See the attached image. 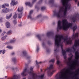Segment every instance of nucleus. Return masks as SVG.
<instances>
[{"instance_id":"10","label":"nucleus","mask_w":79,"mask_h":79,"mask_svg":"<svg viewBox=\"0 0 79 79\" xmlns=\"http://www.w3.org/2000/svg\"><path fill=\"white\" fill-rule=\"evenodd\" d=\"M18 11L19 12H20V14H19V18L20 19V18H21V17H22V11H23V7H20V8H18Z\"/></svg>"},{"instance_id":"41","label":"nucleus","mask_w":79,"mask_h":79,"mask_svg":"<svg viewBox=\"0 0 79 79\" xmlns=\"http://www.w3.org/2000/svg\"><path fill=\"white\" fill-rule=\"evenodd\" d=\"M10 34V31H9L8 32H7L6 34Z\"/></svg>"},{"instance_id":"59","label":"nucleus","mask_w":79,"mask_h":79,"mask_svg":"<svg viewBox=\"0 0 79 79\" xmlns=\"http://www.w3.org/2000/svg\"><path fill=\"white\" fill-rule=\"evenodd\" d=\"M41 72H42V69H41Z\"/></svg>"},{"instance_id":"64","label":"nucleus","mask_w":79,"mask_h":79,"mask_svg":"<svg viewBox=\"0 0 79 79\" xmlns=\"http://www.w3.org/2000/svg\"><path fill=\"white\" fill-rule=\"evenodd\" d=\"M0 79H3V78H0Z\"/></svg>"},{"instance_id":"27","label":"nucleus","mask_w":79,"mask_h":79,"mask_svg":"<svg viewBox=\"0 0 79 79\" xmlns=\"http://www.w3.org/2000/svg\"><path fill=\"white\" fill-rule=\"evenodd\" d=\"M6 19H8L10 18V15L9 16L6 15Z\"/></svg>"},{"instance_id":"50","label":"nucleus","mask_w":79,"mask_h":79,"mask_svg":"<svg viewBox=\"0 0 79 79\" xmlns=\"http://www.w3.org/2000/svg\"><path fill=\"white\" fill-rule=\"evenodd\" d=\"M42 45H43V46H44V45H45V44L44 43H43Z\"/></svg>"},{"instance_id":"36","label":"nucleus","mask_w":79,"mask_h":79,"mask_svg":"<svg viewBox=\"0 0 79 79\" xmlns=\"http://www.w3.org/2000/svg\"><path fill=\"white\" fill-rule=\"evenodd\" d=\"M71 70V69H69L68 70H67V72L68 73H69V72H70V70Z\"/></svg>"},{"instance_id":"52","label":"nucleus","mask_w":79,"mask_h":79,"mask_svg":"<svg viewBox=\"0 0 79 79\" xmlns=\"http://www.w3.org/2000/svg\"><path fill=\"white\" fill-rule=\"evenodd\" d=\"M13 48V47L10 46V49H12Z\"/></svg>"},{"instance_id":"19","label":"nucleus","mask_w":79,"mask_h":79,"mask_svg":"<svg viewBox=\"0 0 79 79\" xmlns=\"http://www.w3.org/2000/svg\"><path fill=\"white\" fill-rule=\"evenodd\" d=\"M78 74H79V73H78V72H77L76 74H75L74 76L73 77H72L71 78L72 79H73L74 77H75V78H76V76H77V75H78Z\"/></svg>"},{"instance_id":"61","label":"nucleus","mask_w":79,"mask_h":79,"mask_svg":"<svg viewBox=\"0 0 79 79\" xmlns=\"http://www.w3.org/2000/svg\"><path fill=\"white\" fill-rule=\"evenodd\" d=\"M23 79H26V78H24Z\"/></svg>"},{"instance_id":"29","label":"nucleus","mask_w":79,"mask_h":79,"mask_svg":"<svg viewBox=\"0 0 79 79\" xmlns=\"http://www.w3.org/2000/svg\"><path fill=\"white\" fill-rule=\"evenodd\" d=\"M39 50V47L38 46H37L36 48V52H38Z\"/></svg>"},{"instance_id":"60","label":"nucleus","mask_w":79,"mask_h":79,"mask_svg":"<svg viewBox=\"0 0 79 79\" xmlns=\"http://www.w3.org/2000/svg\"><path fill=\"white\" fill-rule=\"evenodd\" d=\"M12 16V14H10V16Z\"/></svg>"},{"instance_id":"49","label":"nucleus","mask_w":79,"mask_h":79,"mask_svg":"<svg viewBox=\"0 0 79 79\" xmlns=\"http://www.w3.org/2000/svg\"><path fill=\"white\" fill-rule=\"evenodd\" d=\"M2 29H1L0 28V34H1V33H2Z\"/></svg>"},{"instance_id":"20","label":"nucleus","mask_w":79,"mask_h":79,"mask_svg":"<svg viewBox=\"0 0 79 79\" xmlns=\"http://www.w3.org/2000/svg\"><path fill=\"white\" fill-rule=\"evenodd\" d=\"M36 37H38L39 40H41V37H41L40 35H36Z\"/></svg>"},{"instance_id":"47","label":"nucleus","mask_w":79,"mask_h":79,"mask_svg":"<svg viewBox=\"0 0 79 79\" xmlns=\"http://www.w3.org/2000/svg\"><path fill=\"white\" fill-rule=\"evenodd\" d=\"M15 52H12L11 54L12 55H15Z\"/></svg>"},{"instance_id":"31","label":"nucleus","mask_w":79,"mask_h":79,"mask_svg":"<svg viewBox=\"0 0 79 79\" xmlns=\"http://www.w3.org/2000/svg\"><path fill=\"white\" fill-rule=\"evenodd\" d=\"M45 9V7H41V10L42 11H43V10H44Z\"/></svg>"},{"instance_id":"62","label":"nucleus","mask_w":79,"mask_h":79,"mask_svg":"<svg viewBox=\"0 0 79 79\" xmlns=\"http://www.w3.org/2000/svg\"><path fill=\"white\" fill-rule=\"evenodd\" d=\"M7 43H6V44H5V45H6V44H7Z\"/></svg>"},{"instance_id":"53","label":"nucleus","mask_w":79,"mask_h":79,"mask_svg":"<svg viewBox=\"0 0 79 79\" xmlns=\"http://www.w3.org/2000/svg\"><path fill=\"white\" fill-rule=\"evenodd\" d=\"M75 1V3H77V0H74Z\"/></svg>"},{"instance_id":"14","label":"nucleus","mask_w":79,"mask_h":79,"mask_svg":"<svg viewBox=\"0 0 79 79\" xmlns=\"http://www.w3.org/2000/svg\"><path fill=\"white\" fill-rule=\"evenodd\" d=\"M33 12V10H31L30 12L29 15H28V19L30 18V19H32V16H31V15L32 14V13Z\"/></svg>"},{"instance_id":"38","label":"nucleus","mask_w":79,"mask_h":79,"mask_svg":"<svg viewBox=\"0 0 79 79\" xmlns=\"http://www.w3.org/2000/svg\"><path fill=\"white\" fill-rule=\"evenodd\" d=\"M4 5L5 6H9V5L8 4H5Z\"/></svg>"},{"instance_id":"15","label":"nucleus","mask_w":79,"mask_h":79,"mask_svg":"<svg viewBox=\"0 0 79 79\" xmlns=\"http://www.w3.org/2000/svg\"><path fill=\"white\" fill-rule=\"evenodd\" d=\"M10 11V9L8 8H6L5 9H2V11L3 13H8V12H9Z\"/></svg>"},{"instance_id":"55","label":"nucleus","mask_w":79,"mask_h":79,"mask_svg":"<svg viewBox=\"0 0 79 79\" xmlns=\"http://www.w3.org/2000/svg\"><path fill=\"white\" fill-rule=\"evenodd\" d=\"M77 5H78V6H79V2L77 4Z\"/></svg>"},{"instance_id":"46","label":"nucleus","mask_w":79,"mask_h":79,"mask_svg":"<svg viewBox=\"0 0 79 79\" xmlns=\"http://www.w3.org/2000/svg\"><path fill=\"white\" fill-rule=\"evenodd\" d=\"M4 34H5L4 33H2L1 34L2 36H3L4 35Z\"/></svg>"},{"instance_id":"32","label":"nucleus","mask_w":79,"mask_h":79,"mask_svg":"<svg viewBox=\"0 0 79 79\" xmlns=\"http://www.w3.org/2000/svg\"><path fill=\"white\" fill-rule=\"evenodd\" d=\"M70 50L69 48H67V49L66 50V52H70Z\"/></svg>"},{"instance_id":"7","label":"nucleus","mask_w":79,"mask_h":79,"mask_svg":"<svg viewBox=\"0 0 79 79\" xmlns=\"http://www.w3.org/2000/svg\"><path fill=\"white\" fill-rule=\"evenodd\" d=\"M48 70V76H52L53 74V73L55 71L53 70V64L50 65Z\"/></svg>"},{"instance_id":"22","label":"nucleus","mask_w":79,"mask_h":79,"mask_svg":"<svg viewBox=\"0 0 79 79\" xmlns=\"http://www.w3.org/2000/svg\"><path fill=\"white\" fill-rule=\"evenodd\" d=\"M7 37V35H6L2 38V40H4L6 39V38Z\"/></svg>"},{"instance_id":"24","label":"nucleus","mask_w":79,"mask_h":79,"mask_svg":"<svg viewBox=\"0 0 79 79\" xmlns=\"http://www.w3.org/2000/svg\"><path fill=\"white\" fill-rule=\"evenodd\" d=\"M12 61L14 62V63H15L16 61V58H13L12 59Z\"/></svg>"},{"instance_id":"57","label":"nucleus","mask_w":79,"mask_h":79,"mask_svg":"<svg viewBox=\"0 0 79 79\" xmlns=\"http://www.w3.org/2000/svg\"><path fill=\"white\" fill-rule=\"evenodd\" d=\"M1 5H0V9H1Z\"/></svg>"},{"instance_id":"42","label":"nucleus","mask_w":79,"mask_h":79,"mask_svg":"<svg viewBox=\"0 0 79 79\" xmlns=\"http://www.w3.org/2000/svg\"><path fill=\"white\" fill-rule=\"evenodd\" d=\"M42 0H40L39 2V3H42Z\"/></svg>"},{"instance_id":"21","label":"nucleus","mask_w":79,"mask_h":79,"mask_svg":"<svg viewBox=\"0 0 79 79\" xmlns=\"http://www.w3.org/2000/svg\"><path fill=\"white\" fill-rule=\"evenodd\" d=\"M23 54L24 56H26L27 55V52L26 51H24L23 52Z\"/></svg>"},{"instance_id":"1","label":"nucleus","mask_w":79,"mask_h":79,"mask_svg":"<svg viewBox=\"0 0 79 79\" xmlns=\"http://www.w3.org/2000/svg\"><path fill=\"white\" fill-rule=\"evenodd\" d=\"M63 39L64 42L66 43L67 44H71L72 43V40L71 38H69L68 40V39L67 37L64 38L63 36L59 35H56L55 36V46H56L57 47L54 49L55 52H58V48H59V47L60 46L61 49L62 51V53L63 56H64V58L65 59V61H66V51L63 50V45H62V43H61V40Z\"/></svg>"},{"instance_id":"63","label":"nucleus","mask_w":79,"mask_h":79,"mask_svg":"<svg viewBox=\"0 0 79 79\" xmlns=\"http://www.w3.org/2000/svg\"><path fill=\"white\" fill-rule=\"evenodd\" d=\"M72 74H73V73H71Z\"/></svg>"},{"instance_id":"13","label":"nucleus","mask_w":79,"mask_h":79,"mask_svg":"<svg viewBox=\"0 0 79 79\" xmlns=\"http://www.w3.org/2000/svg\"><path fill=\"white\" fill-rule=\"evenodd\" d=\"M12 1L11 2V4L12 6H15V5H16L17 4H18V2H15V0H11Z\"/></svg>"},{"instance_id":"8","label":"nucleus","mask_w":79,"mask_h":79,"mask_svg":"<svg viewBox=\"0 0 79 79\" xmlns=\"http://www.w3.org/2000/svg\"><path fill=\"white\" fill-rule=\"evenodd\" d=\"M72 29H73V31H74L72 38L73 40H74V39H76V37H78V35L79 34L78 33H76L75 34V35L74 34V31H75L76 30V29H77V26L76 25L75 26H74L73 28H72Z\"/></svg>"},{"instance_id":"23","label":"nucleus","mask_w":79,"mask_h":79,"mask_svg":"<svg viewBox=\"0 0 79 79\" xmlns=\"http://www.w3.org/2000/svg\"><path fill=\"white\" fill-rule=\"evenodd\" d=\"M55 60V59H52L49 61V62L50 63L51 62H52V63H54Z\"/></svg>"},{"instance_id":"16","label":"nucleus","mask_w":79,"mask_h":79,"mask_svg":"<svg viewBox=\"0 0 79 79\" xmlns=\"http://www.w3.org/2000/svg\"><path fill=\"white\" fill-rule=\"evenodd\" d=\"M53 32H49L47 33V35L48 37H49V36H50V35H53Z\"/></svg>"},{"instance_id":"45","label":"nucleus","mask_w":79,"mask_h":79,"mask_svg":"<svg viewBox=\"0 0 79 79\" xmlns=\"http://www.w3.org/2000/svg\"><path fill=\"white\" fill-rule=\"evenodd\" d=\"M3 34H6V32H5V31H3Z\"/></svg>"},{"instance_id":"40","label":"nucleus","mask_w":79,"mask_h":79,"mask_svg":"<svg viewBox=\"0 0 79 79\" xmlns=\"http://www.w3.org/2000/svg\"><path fill=\"white\" fill-rule=\"evenodd\" d=\"M2 50L3 54H4L5 53V50Z\"/></svg>"},{"instance_id":"2","label":"nucleus","mask_w":79,"mask_h":79,"mask_svg":"<svg viewBox=\"0 0 79 79\" xmlns=\"http://www.w3.org/2000/svg\"><path fill=\"white\" fill-rule=\"evenodd\" d=\"M69 0H61L63 6L60 7L58 12H54L53 16L57 17L58 18H65L66 16L67 10L71 9V4H68Z\"/></svg>"},{"instance_id":"35","label":"nucleus","mask_w":79,"mask_h":79,"mask_svg":"<svg viewBox=\"0 0 79 79\" xmlns=\"http://www.w3.org/2000/svg\"><path fill=\"white\" fill-rule=\"evenodd\" d=\"M15 42V40H11L10 43H14Z\"/></svg>"},{"instance_id":"4","label":"nucleus","mask_w":79,"mask_h":79,"mask_svg":"<svg viewBox=\"0 0 79 79\" xmlns=\"http://www.w3.org/2000/svg\"><path fill=\"white\" fill-rule=\"evenodd\" d=\"M33 69L34 67H31L30 68L31 71L29 72L27 70V68L25 69L23 71L21 75L22 76H26L27 73L29 74H31L32 76V78L33 79H43L44 77V74H43L41 75H37V74L33 73Z\"/></svg>"},{"instance_id":"26","label":"nucleus","mask_w":79,"mask_h":79,"mask_svg":"<svg viewBox=\"0 0 79 79\" xmlns=\"http://www.w3.org/2000/svg\"><path fill=\"white\" fill-rule=\"evenodd\" d=\"M42 63V62H37V61H36V63L37 65L39 64H41Z\"/></svg>"},{"instance_id":"54","label":"nucleus","mask_w":79,"mask_h":79,"mask_svg":"<svg viewBox=\"0 0 79 79\" xmlns=\"http://www.w3.org/2000/svg\"><path fill=\"white\" fill-rule=\"evenodd\" d=\"M29 58H30V57H28L27 58V59H29Z\"/></svg>"},{"instance_id":"48","label":"nucleus","mask_w":79,"mask_h":79,"mask_svg":"<svg viewBox=\"0 0 79 79\" xmlns=\"http://www.w3.org/2000/svg\"><path fill=\"white\" fill-rule=\"evenodd\" d=\"M2 50H0V54H1L2 53Z\"/></svg>"},{"instance_id":"44","label":"nucleus","mask_w":79,"mask_h":79,"mask_svg":"<svg viewBox=\"0 0 79 79\" xmlns=\"http://www.w3.org/2000/svg\"><path fill=\"white\" fill-rule=\"evenodd\" d=\"M2 22V19H0V23Z\"/></svg>"},{"instance_id":"25","label":"nucleus","mask_w":79,"mask_h":79,"mask_svg":"<svg viewBox=\"0 0 79 79\" xmlns=\"http://www.w3.org/2000/svg\"><path fill=\"white\" fill-rule=\"evenodd\" d=\"M16 18H17V15H16V13H15V14L13 16V18L14 19H16Z\"/></svg>"},{"instance_id":"30","label":"nucleus","mask_w":79,"mask_h":79,"mask_svg":"<svg viewBox=\"0 0 79 79\" xmlns=\"http://www.w3.org/2000/svg\"><path fill=\"white\" fill-rule=\"evenodd\" d=\"M41 17H42V15H38L37 17V18H41Z\"/></svg>"},{"instance_id":"43","label":"nucleus","mask_w":79,"mask_h":79,"mask_svg":"<svg viewBox=\"0 0 79 79\" xmlns=\"http://www.w3.org/2000/svg\"><path fill=\"white\" fill-rule=\"evenodd\" d=\"M6 48H9V49H10V46H7L6 47Z\"/></svg>"},{"instance_id":"6","label":"nucleus","mask_w":79,"mask_h":79,"mask_svg":"<svg viewBox=\"0 0 79 79\" xmlns=\"http://www.w3.org/2000/svg\"><path fill=\"white\" fill-rule=\"evenodd\" d=\"M55 77L56 79H63L64 78H66L65 69L61 70L59 73V75H58V74H57Z\"/></svg>"},{"instance_id":"18","label":"nucleus","mask_w":79,"mask_h":79,"mask_svg":"<svg viewBox=\"0 0 79 79\" xmlns=\"http://www.w3.org/2000/svg\"><path fill=\"white\" fill-rule=\"evenodd\" d=\"M6 26L7 28H9L10 27V23L8 22H7L6 23Z\"/></svg>"},{"instance_id":"51","label":"nucleus","mask_w":79,"mask_h":79,"mask_svg":"<svg viewBox=\"0 0 79 79\" xmlns=\"http://www.w3.org/2000/svg\"><path fill=\"white\" fill-rule=\"evenodd\" d=\"M19 27H21V26H22V25H21V24H20L19 25Z\"/></svg>"},{"instance_id":"56","label":"nucleus","mask_w":79,"mask_h":79,"mask_svg":"<svg viewBox=\"0 0 79 79\" xmlns=\"http://www.w3.org/2000/svg\"><path fill=\"white\" fill-rule=\"evenodd\" d=\"M74 69V67L71 68V69Z\"/></svg>"},{"instance_id":"17","label":"nucleus","mask_w":79,"mask_h":79,"mask_svg":"<svg viewBox=\"0 0 79 79\" xmlns=\"http://www.w3.org/2000/svg\"><path fill=\"white\" fill-rule=\"evenodd\" d=\"M26 5H28L30 7H32V4H31L29 2H27L25 3Z\"/></svg>"},{"instance_id":"34","label":"nucleus","mask_w":79,"mask_h":79,"mask_svg":"<svg viewBox=\"0 0 79 79\" xmlns=\"http://www.w3.org/2000/svg\"><path fill=\"white\" fill-rule=\"evenodd\" d=\"M13 23L14 24H16V23H17V22H16V20H14L13 21Z\"/></svg>"},{"instance_id":"58","label":"nucleus","mask_w":79,"mask_h":79,"mask_svg":"<svg viewBox=\"0 0 79 79\" xmlns=\"http://www.w3.org/2000/svg\"><path fill=\"white\" fill-rule=\"evenodd\" d=\"M77 71H79V69L77 70Z\"/></svg>"},{"instance_id":"11","label":"nucleus","mask_w":79,"mask_h":79,"mask_svg":"<svg viewBox=\"0 0 79 79\" xmlns=\"http://www.w3.org/2000/svg\"><path fill=\"white\" fill-rule=\"evenodd\" d=\"M56 59L57 60V64L58 65H59V66H62V64H61L60 61H59L58 59H59V56H56Z\"/></svg>"},{"instance_id":"39","label":"nucleus","mask_w":79,"mask_h":79,"mask_svg":"<svg viewBox=\"0 0 79 79\" xmlns=\"http://www.w3.org/2000/svg\"><path fill=\"white\" fill-rule=\"evenodd\" d=\"M49 3H53V0H50L49 1Z\"/></svg>"},{"instance_id":"3","label":"nucleus","mask_w":79,"mask_h":79,"mask_svg":"<svg viewBox=\"0 0 79 79\" xmlns=\"http://www.w3.org/2000/svg\"><path fill=\"white\" fill-rule=\"evenodd\" d=\"M62 25H61V22L60 20H59L58 22V27L57 31L58 32L59 30L63 29L66 31L68 29L69 27H71L73 26L72 23H68L67 20L64 19L62 22Z\"/></svg>"},{"instance_id":"33","label":"nucleus","mask_w":79,"mask_h":79,"mask_svg":"<svg viewBox=\"0 0 79 79\" xmlns=\"http://www.w3.org/2000/svg\"><path fill=\"white\" fill-rule=\"evenodd\" d=\"M2 8H6V7L5 6V5L4 4H3L2 6Z\"/></svg>"},{"instance_id":"37","label":"nucleus","mask_w":79,"mask_h":79,"mask_svg":"<svg viewBox=\"0 0 79 79\" xmlns=\"http://www.w3.org/2000/svg\"><path fill=\"white\" fill-rule=\"evenodd\" d=\"M37 0H33L32 1V3H35V2H36Z\"/></svg>"},{"instance_id":"28","label":"nucleus","mask_w":79,"mask_h":79,"mask_svg":"<svg viewBox=\"0 0 79 79\" xmlns=\"http://www.w3.org/2000/svg\"><path fill=\"white\" fill-rule=\"evenodd\" d=\"M72 49L73 50V51L74 52H76V49H75V48H74V46H73L72 47Z\"/></svg>"},{"instance_id":"12","label":"nucleus","mask_w":79,"mask_h":79,"mask_svg":"<svg viewBox=\"0 0 79 79\" xmlns=\"http://www.w3.org/2000/svg\"><path fill=\"white\" fill-rule=\"evenodd\" d=\"M74 46L75 47H77L79 46V39L78 40H75Z\"/></svg>"},{"instance_id":"5","label":"nucleus","mask_w":79,"mask_h":79,"mask_svg":"<svg viewBox=\"0 0 79 79\" xmlns=\"http://www.w3.org/2000/svg\"><path fill=\"white\" fill-rule=\"evenodd\" d=\"M75 58L76 60L74 61L73 62V60H72V57L69 58H68L69 61L67 62V64L68 65H70L71 64L72 66H74L76 65V64L77 63V60H79V52L78 51H76L75 53Z\"/></svg>"},{"instance_id":"9","label":"nucleus","mask_w":79,"mask_h":79,"mask_svg":"<svg viewBox=\"0 0 79 79\" xmlns=\"http://www.w3.org/2000/svg\"><path fill=\"white\" fill-rule=\"evenodd\" d=\"M79 18V15L77 14L75 16V15H73L71 16V19H72V21H73V23L76 22L77 19Z\"/></svg>"}]
</instances>
